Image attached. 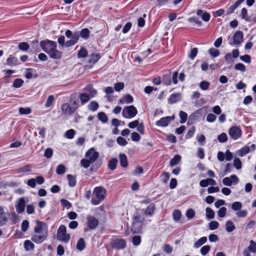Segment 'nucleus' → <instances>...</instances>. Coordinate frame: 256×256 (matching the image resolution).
Returning <instances> with one entry per match:
<instances>
[{"mask_svg":"<svg viewBox=\"0 0 256 256\" xmlns=\"http://www.w3.org/2000/svg\"><path fill=\"white\" fill-rule=\"evenodd\" d=\"M24 246L26 251L31 250L34 249V244L30 240H26L24 243Z\"/></svg>","mask_w":256,"mask_h":256,"instance_id":"22","label":"nucleus"},{"mask_svg":"<svg viewBox=\"0 0 256 256\" xmlns=\"http://www.w3.org/2000/svg\"><path fill=\"white\" fill-rule=\"evenodd\" d=\"M110 244L112 248L120 250H123L126 247V242L124 239L115 238L111 240Z\"/></svg>","mask_w":256,"mask_h":256,"instance_id":"7","label":"nucleus"},{"mask_svg":"<svg viewBox=\"0 0 256 256\" xmlns=\"http://www.w3.org/2000/svg\"><path fill=\"white\" fill-rule=\"evenodd\" d=\"M210 85V83L207 81L203 80L200 84V88L204 90H207Z\"/></svg>","mask_w":256,"mask_h":256,"instance_id":"46","label":"nucleus"},{"mask_svg":"<svg viewBox=\"0 0 256 256\" xmlns=\"http://www.w3.org/2000/svg\"><path fill=\"white\" fill-rule=\"evenodd\" d=\"M137 113L136 108L134 106H130L123 109L122 115L124 118H129L135 116Z\"/></svg>","mask_w":256,"mask_h":256,"instance_id":"8","label":"nucleus"},{"mask_svg":"<svg viewBox=\"0 0 256 256\" xmlns=\"http://www.w3.org/2000/svg\"><path fill=\"white\" fill-rule=\"evenodd\" d=\"M116 142L119 145L123 146H126L128 144L126 140L122 136L118 137Z\"/></svg>","mask_w":256,"mask_h":256,"instance_id":"58","label":"nucleus"},{"mask_svg":"<svg viewBox=\"0 0 256 256\" xmlns=\"http://www.w3.org/2000/svg\"><path fill=\"white\" fill-rule=\"evenodd\" d=\"M162 84L166 86H169L172 83L170 74H167L164 76L162 78Z\"/></svg>","mask_w":256,"mask_h":256,"instance_id":"28","label":"nucleus"},{"mask_svg":"<svg viewBox=\"0 0 256 256\" xmlns=\"http://www.w3.org/2000/svg\"><path fill=\"white\" fill-rule=\"evenodd\" d=\"M182 98L181 94L180 93L172 94L168 99V103L172 104L180 100Z\"/></svg>","mask_w":256,"mask_h":256,"instance_id":"17","label":"nucleus"},{"mask_svg":"<svg viewBox=\"0 0 256 256\" xmlns=\"http://www.w3.org/2000/svg\"><path fill=\"white\" fill-rule=\"evenodd\" d=\"M234 166L237 170H240L242 168V162L239 158H235L234 160Z\"/></svg>","mask_w":256,"mask_h":256,"instance_id":"56","label":"nucleus"},{"mask_svg":"<svg viewBox=\"0 0 256 256\" xmlns=\"http://www.w3.org/2000/svg\"><path fill=\"white\" fill-rule=\"evenodd\" d=\"M226 208L225 207L220 208L218 212V215L220 218H222L226 216Z\"/></svg>","mask_w":256,"mask_h":256,"instance_id":"51","label":"nucleus"},{"mask_svg":"<svg viewBox=\"0 0 256 256\" xmlns=\"http://www.w3.org/2000/svg\"><path fill=\"white\" fill-rule=\"evenodd\" d=\"M48 54L54 60H60L62 56V52L58 50L56 48H54Z\"/></svg>","mask_w":256,"mask_h":256,"instance_id":"15","label":"nucleus"},{"mask_svg":"<svg viewBox=\"0 0 256 256\" xmlns=\"http://www.w3.org/2000/svg\"><path fill=\"white\" fill-rule=\"evenodd\" d=\"M231 208H232V210H235V211L239 210L242 208V204L241 202H233L232 204Z\"/></svg>","mask_w":256,"mask_h":256,"instance_id":"44","label":"nucleus"},{"mask_svg":"<svg viewBox=\"0 0 256 256\" xmlns=\"http://www.w3.org/2000/svg\"><path fill=\"white\" fill-rule=\"evenodd\" d=\"M219 224L218 222L214 220L210 222L208 224L209 228L210 230H214L218 228Z\"/></svg>","mask_w":256,"mask_h":256,"instance_id":"53","label":"nucleus"},{"mask_svg":"<svg viewBox=\"0 0 256 256\" xmlns=\"http://www.w3.org/2000/svg\"><path fill=\"white\" fill-rule=\"evenodd\" d=\"M181 216H182V214L180 210H176L173 212L172 217H173L174 220L175 221L177 222V221L179 220L181 218Z\"/></svg>","mask_w":256,"mask_h":256,"instance_id":"41","label":"nucleus"},{"mask_svg":"<svg viewBox=\"0 0 256 256\" xmlns=\"http://www.w3.org/2000/svg\"><path fill=\"white\" fill-rule=\"evenodd\" d=\"M85 156L92 162H94L98 158L99 153L94 148H90L86 153Z\"/></svg>","mask_w":256,"mask_h":256,"instance_id":"9","label":"nucleus"},{"mask_svg":"<svg viewBox=\"0 0 256 256\" xmlns=\"http://www.w3.org/2000/svg\"><path fill=\"white\" fill-rule=\"evenodd\" d=\"M174 116H168L160 118L156 122V125L159 126L165 127L168 125L170 121L174 120Z\"/></svg>","mask_w":256,"mask_h":256,"instance_id":"11","label":"nucleus"},{"mask_svg":"<svg viewBox=\"0 0 256 256\" xmlns=\"http://www.w3.org/2000/svg\"><path fill=\"white\" fill-rule=\"evenodd\" d=\"M32 110L30 108H19V112L21 114H30Z\"/></svg>","mask_w":256,"mask_h":256,"instance_id":"57","label":"nucleus"},{"mask_svg":"<svg viewBox=\"0 0 256 256\" xmlns=\"http://www.w3.org/2000/svg\"><path fill=\"white\" fill-rule=\"evenodd\" d=\"M236 227L232 222L228 220L226 224V229L227 232H230L234 230Z\"/></svg>","mask_w":256,"mask_h":256,"instance_id":"27","label":"nucleus"},{"mask_svg":"<svg viewBox=\"0 0 256 256\" xmlns=\"http://www.w3.org/2000/svg\"><path fill=\"white\" fill-rule=\"evenodd\" d=\"M195 214V211L192 208L188 209L186 213V216L188 220L193 218L194 217Z\"/></svg>","mask_w":256,"mask_h":256,"instance_id":"42","label":"nucleus"},{"mask_svg":"<svg viewBox=\"0 0 256 256\" xmlns=\"http://www.w3.org/2000/svg\"><path fill=\"white\" fill-rule=\"evenodd\" d=\"M34 232L31 236V240L36 244H39L46 240L48 236V228L46 224L36 220Z\"/></svg>","mask_w":256,"mask_h":256,"instance_id":"1","label":"nucleus"},{"mask_svg":"<svg viewBox=\"0 0 256 256\" xmlns=\"http://www.w3.org/2000/svg\"><path fill=\"white\" fill-rule=\"evenodd\" d=\"M80 163L82 166L87 168L90 166V164L92 162L88 158H82L81 160Z\"/></svg>","mask_w":256,"mask_h":256,"instance_id":"38","label":"nucleus"},{"mask_svg":"<svg viewBox=\"0 0 256 256\" xmlns=\"http://www.w3.org/2000/svg\"><path fill=\"white\" fill-rule=\"evenodd\" d=\"M133 222L131 228V230L133 233H140L143 223L144 220V218L140 214H134L133 216Z\"/></svg>","mask_w":256,"mask_h":256,"instance_id":"4","label":"nucleus"},{"mask_svg":"<svg viewBox=\"0 0 256 256\" xmlns=\"http://www.w3.org/2000/svg\"><path fill=\"white\" fill-rule=\"evenodd\" d=\"M8 218L5 212H0V226H4L6 224Z\"/></svg>","mask_w":256,"mask_h":256,"instance_id":"35","label":"nucleus"},{"mask_svg":"<svg viewBox=\"0 0 256 256\" xmlns=\"http://www.w3.org/2000/svg\"><path fill=\"white\" fill-rule=\"evenodd\" d=\"M6 64L10 66H15L18 64V60L16 57L10 55L6 59Z\"/></svg>","mask_w":256,"mask_h":256,"instance_id":"18","label":"nucleus"},{"mask_svg":"<svg viewBox=\"0 0 256 256\" xmlns=\"http://www.w3.org/2000/svg\"><path fill=\"white\" fill-rule=\"evenodd\" d=\"M124 84L122 82H119L115 84L114 86V88L116 91L120 92L124 88Z\"/></svg>","mask_w":256,"mask_h":256,"instance_id":"61","label":"nucleus"},{"mask_svg":"<svg viewBox=\"0 0 256 256\" xmlns=\"http://www.w3.org/2000/svg\"><path fill=\"white\" fill-rule=\"evenodd\" d=\"M234 69L241 72H244L246 70L245 66L242 63L236 64L234 66Z\"/></svg>","mask_w":256,"mask_h":256,"instance_id":"48","label":"nucleus"},{"mask_svg":"<svg viewBox=\"0 0 256 256\" xmlns=\"http://www.w3.org/2000/svg\"><path fill=\"white\" fill-rule=\"evenodd\" d=\"M70 234H66V227L64 225H60L57 231V239L65 243H67L70 240Z\"/></svg>","mask_w":256,"mask_h":256,"instance_id":"5","label":"nucleus"},{"mask_svg":"<svg viewBox=\"0 0 256 256\" xmlns=\"http://www.w3.org/2000/svg\"><path fill=\"white\" fill-rule=\"evenodd\" d=\"M75 131L73 129L67 130L66 132V136L69 139H72L74 137Z\"/></svg>","mask_w":256,"mask_h":256,"instance_id":"64","label":"nucleus"},{"mask_svg":"<svg viewBox=\"0 0 256 256\" xmlns=\"http://www.w3.org/2000/svg\"><path fill=\"white\" fill-rule=\"evenodd\" d=\"M181 160V156L178 154H176L170 160V164L171 166H174L178 164Z\"/></svg>","mask_w":256,"mask_h":256,"instance_id":"25","label":"nucleus"},{"mask_svg":"<svg viewBox=\"0 0 256 256\" xmlns=\"http://www.w3.org/2000/svg\"><path fill=\"white\" fill-rule=\"evenodd\" d=\"M236 214L238 218H244L248 214V212L246 210H239L238 212L236 213Z\"/></svg>","mask_w":256,"mask_h":256,"instance_id":"60","label":"nucleus"},{"mask_svg":"<svg viewBox=\"0 0 256 256\" xmlns=\"http://www.w3.org/2000/svg\"><path fill=\"white\" fill-rule=\"evenodd\" d=\"M90 31L88 28H85L82 29L80 33H79L80 36L82 38L87 39L90 36Z\"/></svg>","mask_w":256,"mask_h":256,"instance_id":"36","label":"nucleus"},{"mask_svg":"<svg viewBox=\"0 0 256 256\" xmlns=\"http://www.w3.org/2000/svg\"><path fill=\"white\" fill-rule=\"evenodd\" d=\"M229 135L234 140H237L242 136L241 130L236 126H233L229 130Z\"/></svg>","mask_w":256,"mask_h":256,"instance_id":"10","label":"nucleus"},{"mask_svg":"<svg viewBox=\"0 0 256 256\" xmlns=\"http://www.w3.org/2000/svg\"><path fill=\"white\" fill-rule=\"evenodd\" d=\"M218 140L220 142H225L228 140L226 134L224 132L222 133L218 136Z\"/></svg>","mask_w":256,"mask_h":256,"instance_id":"54","label":"nucleus"},{"mask_svg":"<svg viewBox=\"0 0 256 256\" xmlns=\"http://www.w3.org/2000/svg\"><path fill=\"white\" fill-rule=\"evenodd\" d=\"M100 56L98 54H92L90 55L88 60V62L91 64L96 63L100 58Z\"/></svg>","mask_w":256,"mask_h":256,"instance_id":"30","label":"nucleus"},{"mask_svg":"<svg viewBox=\"0 0 256 256\" xmlns=\"http://www.w3.org/2000/svg\"><path fill=\"white\" fill-rule=\"evenodd\" d=\"M67 178L68 181V185L70 186L73 187L76 184V178L72 176V174H68L67 175Z\"/></svg>","mask_w":256,"mask_h":256,"instance_id":"29","label":"nucleus"},{"mask_svg":"<svg viewBox=\"0 0 256 256\" xmlns=\"http://www.w3.org/2000/svg\"><path fill=\"white\" fill-rule=\"evenodd\" d=\"M87 55L88 52L84 48H81L78 54V57L82 58H86L87 56Z\"/></svg>","mask_w":256,"mask_h":256,"instance_id":"47","label":"nucleus"},{"mask_svg":"<svg viewBox=\"0 0 256 256\" xmlns=\"http://www.w3.org/2000/svg\"><path fill=\"white\" fill-rule=\"evenodd\" d=\"M18 48L22 51H26L30 48V45L26 42H20L18 44Z\"/></svg>","mask_w":256,"mask_h":256,"instance_id":"37","label":"nucleus"},{"mask_svg":"<svg viewBox=\"0 0 256 256\" xmlns=\"http://www.w3.org/2000/svg\"><path fill=\"white\" fill-rule=\"evenodd\" d=\"M65 35L67 38H70V39L66 42L64 36H60L58 38V42L62 48H68L73 46L78 42L80 38L79 32H72L70 30H67L66 31Z\"/></svg>","mask_w":256,"mask_h":256,"instance_id":"2","label":"nucleus"},{"mask_svg":"<svg viewBox=\"0 0 256 256\" xmlns=\"http://www.w3.org/2000/svg\"><path fill=\"white\" fill-rule=\"evenodd\" d=\"M207 241V238L206 236H203L197 241H196L194 245V248H198L201 246L202 244H205Z\"/></svg>","mask_w":256,"mask_h":256,"instance_id":"24","label":"nucleus"},{"mask_svg":"<svg viewBox=\"0 0 256 256\" xmlns=\"http://www.w3.org/2000/svg\"><path fill=\"white\" fill-rule=\"evenodd\" d=\"M40 44L42 50L46 54L49 53L53 48H57L56 42L48 40L41 41Z\"/></svg>","mask_w":256,"mask_h":256,"instance_id":"6","label":"nucleus"},{"mask_svg":"<svg viewBox=\"0 0 256 256\" xmlns=\"http://www.w3.org/2000/svg\"><path fill=\"white\" fill-rule=\"evenodd\" d=\"M77 108L78 106L72 107L68 103L64 104L62 106V111L66 115L72 114Z\"/></svg>","mask_w":256,"mask_h":256,"instance_id":"13","label":"nucleus"},{"mask_svg":"<svg viewBox=\"0 0 256 256\" xmlns=\"http://www.w3.org/2000/svg\"><path fill=\"white\" fill-rule=\"evenodd\" d=\"M86 247V244L83 238H80L76 244V248L80 251L82 250Z\"/></svg>","mask_w":256,"mask_h":256,"instance_id":"32","label":"nucleus"},{"mask_svg":"<svg viewBox=\"0 0 256 256\" xmlns=\"http://www.w3.org/2000/svg\"><path fill=\"white\" fill-rule=\"evenodd\" d=\"M88 226L90 230L96 228L98 224V220L94 216H88L87 218Z\"/></svg>","mask_w":256,"mask_h":256,"instance_id":"14","label":"nucleus"},{"mask_svg":"<svg viewBox=\"0 0 256 256\" xmlns=\"http://www.w3.org/2000/svg\"><path fill=\"white\" fill-rule=\"evenodd\" d=\"M24 82L22 79L16 78L13 82L12 86L16 88H19L22 86Z\"/></svg>","mask_w":256,"mask_h":256,"instance_id":"43","label":"nucleus"},{"mask_svg":"<svg viewBox=\"0 0 256 256\" xmlns=\"http://www.w3.org/2000/svg\"><path fill=\"white\" fill-rule=\"evenodd\" d=\"M180 123L184 124V123L187 120L188 114L186 112H184L182 110L180 111Z\"/></svg>","mask_w":256,"mask_h":256,"instance_id":"45","label":"nucleus"},{"mask_svg":"<svg viewBox=\"0 0 256 256\" xmlns=\"http://www.w3.org/2000/svg\"><path fill=\"white\" fill-rule=\"evenodd\" d=\"M206 217L208 220H211L214 218V212L210 208H206Z\"/></svg>","mask_w":256,"mask_h":256,"instance_id":"34","label":"nucleus"},{"mask_svg":"<svg viewBox=\"0 0 256 256\" xmlns=\"http://www.w3.org/2000/svg\"><path fill=\"white\" fill-rule=\"evenodd\" d=\"M22 230L23 232H26L28 228L29 222L27 220H24L22 221Z\"/></svg>","mask_w":256,"mask_h":256,"instance_id":"63","label":"nucleus"},{"mask_svg":"<svg viewBox=\"0 0 256 256\" xmlns=\"http://www.w3.org/2000/svg\"><path fill=\"white\" fill-rule=\"evenodd\" d=\"M32 170V166L30 164L25 165L21 168L16 170V172L18 173H22V172H30Z\"/></svg>","mask_w":256,"mask_h":256,"instance_id":"26","label":"nucleus"},{"mask_svg":"<svg viewBox=\"0 0 256 256\" xmlns=\"http://www.w3.org/2000/svg\"><path fill=\"white\" fill-rule=\"evenodd\" d=\"M118 160L116 158L112 159L108 162V168L111 170H114L116 167Z\"/></svg>","mask_w":256,"mask_h":256,"instance_id":"40","label":"nucleus"},{"mask_svg":"<svg viewBox=\"0 0 256 256\" xmlns=\"http://www.w3.org/2000/svg\"><path fill=\"white\" fill-rule=\"evenodd\" d=\"M99 107L98 103L94 101H92L88 105V109L92 112L96 110Z\"/></svg>","mask_w":256,"mask_h":256,"instance_id":"31","label":"nucleus"},{"mask_svg":"<svg viewBox=\"0 0 256 256\" xmlns=\"http://www.w3.org/2000/svg\"><path fill=\"white\" fill-rule=\"evenodd\" d=\"M120 162L123 168H126L128 165V159L126 155L124 154H120L119 155Z\"/></svg>","mask_w":256,"mask_h":256,"instance_id":"19","label":"nucleus"},{"mask_svg":"<svg viewBox=\"0 0 256 256\" xmlns=\"http://www.w3.org/2000/svg\"><path fill=\"white\" fill-rule=\"evenodd\" d=\"M79 98L82 104L86 103L91 98L90 94L86 93H81L80 94Z\"/></svg>","mask_w":256,"mask_h":256,"instance_id":"20","label":"nucleus"},{"mask_svg":"<svg viewBox=\"0 0 256 256\" xmlns=\"http://www.w3.org/2000/svg\"><path fill=\"white\" fill-rule=\"evenodd\" d=\"M154 209L155 204L154 203H152L150 204L148 206V207L146 208V210L144 211V214L146 215H149L152 216L154 213Z\"/></svg>","mask_w":256,"mask_h":256,"instance_id":"21","label":"nucleus"},{"mask_svg":"<svg viewBox=\"0 0 256 256\" xmlns=\"http://www.w3.org/2000/svg\"><path fill=\"white\" fill-rule=\"evenodd\" d=\"M250 152V148L248 146H246L240 148L237 152L238 154L240 156H244Z\"/></svg>","mask_w":256,"mask_h":256,"instance_id":"23","label":"nucleus"},{"mask_svg":"<svg viewBox=\"0 0 256 256\" xmlns=\"http://www.w3.org/2000/svg\"><path fill=\"white\" fill-rule=\"evenodd\" d=\"M248 249L253 253H256V242L251 240L250 241V244L248 247Z\"/></svg>","mask_w":256,"mask_h":256,"instance_id":"55","label":"nucleus"},{"mask_svg":"<svg viewBox=\"0 0 256 256\" xmlns=\"http://www.w3.org/2000/svg\"><path fill=\"white\" fill-rule=\"evenodd\" d=\"M210 247L208 245L203 246L200 249V253L202 255H206L210 250Z\"/></svg>","mask_w":256,"mask_h":256,"instance_id":"59","label":"nucleus"},{"mask_svg":"<svg viewBox=\"0 0 256 256\" xmlns=\"http://www.w3.org/2000/svg\"><path fill=\"white\" fill-rule=\"evenodd\" d=\"M26 203V200L24 198H21L18 200L15 206L16 211L18 214H22L24 211Z\"/></svg>","mask_w":256,"mask_h":256,"instance_id":"12","label":"nucleus"},{"mask_svg":"<svg viewBox=\"0 0 256 256\" xmlns=\"http://www.w3.org/2000/svg\"><path fill=\"white\" fill-rule=\"evenodd\" d=\"M243 33L241 31L236 32L234 35L233 42L234 44H240L243 40Z\"/></svg>","mask_w":256,"mask_h":256,"instance_id":"16","label":"nucleus"},{"mask_svg":"<svg viewBox=\"0 0 256 256\" xmlns=\"http://www.w3.org/2000/svg\"><path fill=\"white\" fill-rule=\"evenodd\" d=\"M209 54L212 57H216L220 54V52L218 50L214 48H210L208 50Z\"/></svg>","mask_w":256,"mask_h":256,"instance_id":"50","label":"nucleus"},{"mask_svg":"<svg viewBox=\"0 0 256 256\" xmlns=\"http://www.w3.org/2000/svg\"><path fill=\"white\" fill-rule=\"evenodd\" d=\"M66 172V167L63 164L58 165L56 169V172L58 174H62Z\"/></svg>","mask_w":256,"mask_h":256,"instance_id":"49","label":"nucleus"},{"mask_svg":"<svg viewBox=\"0 0 256 256\" xmlns=\"http://www.w3.org/2000/svg\"><path fill=\"white\" fill-rule=\"evenodd\" d=\"M98 117L102 123H106L108 121V116L104 112H100L98 114Z\"/></svg>","mask_w":256,"mask_h":256,"instance_id":"39","label":"nucleus"},{"mask_svg":"<svg viewBox=\"0 0 256 256\" xmlns=\"http://www.w3.org/2000/svg\"><path fill=\"white\" fill-rule=\"evenodd\" d=\"M54 96H52V95L48 97V98L46 100V103L45 104L46 107V108L50 107L54 102Z\"/></svg>","mask_w":256,"mask_h":256,"instance_id":"62","label":"nucleus"},{"mask_svg":"<svg viewBox=\"0 0 256 256\" xmlns=\"http://www.w3.org/2000/svg\"><path fill=\"white\" fill-rule=\"evenodd\" d=\"M106 190L102 186H96L94 188L93 194L95 196L91 200V203L93 205L99 204L105 198L106 196Z\"/></svg>","mask_w":256,"mask_h":256,"instance_id":"3","label":"nucleus"},{"mask_svg":"<svg viewBox=\"0 0 256 256\" xmlns=\"http://www.w3.org/2000/svg\"><path fill=\"white\" fill-rule=\"evenodd\" d=\"M132 242L135 246H138L141 242V237L140 236H135L132 238Z\"/></svg>","mask_w":256,"mask_h":256,"instance_id":"52","label":"nucleus"},{"mask_svg":"<svg viewBox=\"0 0 256 256\" xmlns=\"http://www.w3.org/2000/svg\"><path fill=\"white\" fill-rule=\"evenodd\" d=\"M241 17L246 22H250V18L248 15L247 10L244 8H242V10Z\"/></svg>","mask_w":256,"mask_h":256,"instance_id":"33","label":"nucleus"}]
</instances>
